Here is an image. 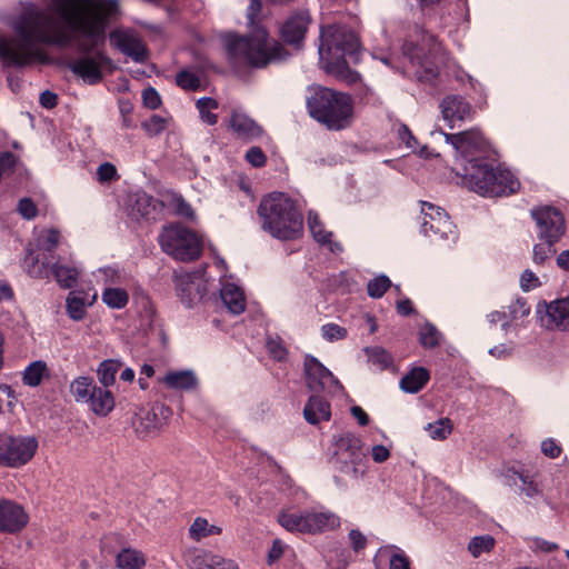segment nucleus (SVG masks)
Wrapping results in <instances>:
<instances>
[{
    "label": "nucleus",
    "instance_id": "obj_34",
    "mask_svg": "<svg viewBox=\"0 0 569 569\" xmlns=\"http://www.w3.org/2000/svg\"><path fill=\"white\" fill-rule=\"evenodd\" d=\"M51 272L60 287L64 289L72 288L76 284L79 276L77 268L63 266L60 263H54L51 268Z\"/></svg>",
    "mask_w": 569,
    "mask_h": 569
},
{
    "label": "nucleus",
    "instance_id": "obj_39",
    "mask_svg": "<svg viewBox=\"0 0 569 569\" xmlns=\"http://www.w3.org/2000/svg\"><path fill=\"white\" fill-rule=\"evenodd\" d=\"M495 546V539L491 536H479L471 539L468 545L470 553L478 558L482 553L489 552Z\"/></svg>",
    "mask_w": 569,
    "mask_h": 569
},
{
    "label": "nucleus",
    "instance_id": "obj_27",
    "mask_svg": "<svg viewBox=\"0 0 569 569\" xmlns=\"http://www.w3.org/2000/svg\"><path fill=\"white\" fill-rule=\"evenodd\" d=\"M146 563L143 552L131 547L122 548L116 556V566L119 569H143Z\"/></svg>",
    "mask_w": 569,
    "mask_h": 569
},
{
    "label": "nucleus",
    "instance_id": "obj_56",
    "mask_svg": "<svg viewBox=\"0 0 569 569\" xmlns=\"http://www.w3.org/2000/svg\"><path fill=\"white\" fill-rule=\"evenodd\" d=\"M267 348L270 355L277 360H283L287 356V350L282 346L281 341L269 339L267 341Z\"/></svg>",
    "mask_w": 569,
    "mask_h": 569
},
{
    "label": "nucleus",
    "instance_id": "obj_55",
    "mask_svg": "<svg viewBox=\"0 0 569 569\" xmlns=\"http://www.w3.org/2000/svg\"><path fill=\"white\" fill-rule=\"evenodd\" d=\"M247 161L256 168L266 163V156L259 147H251L246 153Z\"/></svg>",
    "mask_w": 569,
    "mask_h": 569
},
{
    "label": "nucleus",
    "instance_id": "obj_44",
    "mask_svg": "<svg viewBox=\"0 0 569 569\" xmlns=\"http://www.w3.org/2000/svg\"><path fill=\"white\" fill-rule=\"evenodd\" d=\"M176 82L183 90L196 91L200 88V78L189 70H181L178 72L176 76Z\"/></svg>",
    "mask_w": 569,
    "mask_h": 569
},
{
    "label": "nucleus",
    "instance_id": "obj_20",
    "mask_svg": "<svg viewBox=\"0 0 569 569\" xmlns=\"http://www.w3.org/2000/svg\"><path fill=\"white\" fill-rule=\"evenodd\" d=\"M228 126L238 139L246 141L257 139L262 133L261 127L240 111H232Z\"/></svg>",
    "mask_w": 569,
    "mask_h": 569
},
{
    "label": "nucleus",
    "instance_id": "obj_1",
    "mask_svg": "<svg viewBox=\"0 0 569 569\" xmlns=\"http://www.w3.org/2000/svg\"><path fill=\"white\" fill-rule=\"evenodd\" d=\"M119 13L118 0H50L46 8L29 3L10 20L16 34H0V60L8 67H26L44 60L41 44L68 46L70 37L57 16L79 34L83 54L70 63L71 71L88 84L99 83L114 70L100 47L109 21Z\"/></svg>",
    "mask_w": 569,
    "mask_h": 569
},
{
    "label": "nucleus",
    "instance_id": "obj_24",
    "mask_svg": "<svg viewBox=\"0 0 569 569\" xmlns=\"http://www.w3.org/2000/svg\"><path fill=\"white\" fill-rule=\"evenodd\" d=\"M221 300L233 315H240L246 309V298L242 290L233 283H227L220 291Z\"/></svg>",
    "mask_w": 569,
    "mask_h": 569
},
{
    "label": "nucleus",
    "instance_id": "obj_28",
    "mask_svg": "<svg viewBox=\"0 0 569 569\" xmlns=\"http://www.w3.org/2000/svg\"><path fill=\"white\" fill-rule=\"evenodd\" d=\"M308 224L316 241L322 244H329L332 252H340L342 250L339 243L332 242V232L325 229L318 214L310 212L308 216Z\"/></svg>",
    "mask_w": 569,
    "mask_h": 569
},
{
    "label": "nucleus",
    "instance_id": "obj_60",
    "mask_svg": "<svg viewBox=\"0 0 569 569\" xmlns=\"http://www.w3.org/2000/svg\"><path fill=\"white\" fill-rule=\"evenodd\" d=\"M174 204H176V211L178 214L192 219L193 218V210L190 207V204L184 201L181 197L174 198Z\"/></svg>",
    "mask_w": 569,
    "mask_h": 569
},
{
    "label": "nucleus",
    "instance_id": "obj_12",
    "mask_svg": "<svg viewBox=\"0 0 569 569\" xmlns=\"http://www.w3.org/2000/svg\"><path fill=\"white\" fill-rule=\"evenodd\" d=\"M531 217L536 222L538 237L543 241L558 242L566 232L563 214L553 207L535 208Z\"/></svg>",
    "mask_w": 569,
    "mask_h": 569
},
{
    "label": "nucleus",
    "instance_id": "obj_40",
    "mask_svg": "<svg viewBox=\"0 0 569 569\" xmlns=\"http://www.w3.org/2000/svg\"><path fill=\"white\" fill-rule=\"evenodd\" d=\"M197 108L200 112L201 119L212 126L218 121L217 114L212 113L211 110L218 108V102L212 98H201L197 101Z\"/></svg>",
    "mask_w": 569,
    "mask_h": 569
},
{
    "label": "nucleus",
    "instance_id": "obj_7",
    "mask_svg": "<svg viewBox=\"0 0 569 569\" xmlns=\"http://www.w3.org/2000/svg\"><path fill=\"white\" fill-rule=\"evenodd\" d=\"M159 242L166 253L180 261H192L202 251L200 238L182 224L164 227L159 234Z\"/></svg>",
    "mask_w": 569,
    "mask_h": 569
},
{
    "label": "nucleus",
    "instance_id": "obj_4",
    "mask_svg": "<svg viewBox=\"0 0 569 569\" xmlns=\"http://www.w3.org/2000/svg\"><path fill=\"white\" fill-rule=\"evenodd\" d=\"M307 107L309 114L329 130L348 128L353 120L355 102L345 92L319 88L308 98Z\"/></svg>",
    "mask_w": 569,
    "mask_h": 569
},
{
    "label": "nucleus",
    "instance_id": "obj_51",
    "mask_svg": "<svg viewBox=\"0 0 569 569\" xmlns=\"http://www.w3.org/2000/svg\"><path fill=\"white\" fill-rule=\"evenodd\" d=\"M17 210L27 220L34 219L38 214V208L30 198H22L18 203Z\"/></svg>",
    "mask_w": 569,
    "mask_h": 569
},
{
    "label": "nucleus",
    "instance_id": "obj_26",
    "mask_svg": "<svg viewBox=\"0 0 569 569\" xmlns=\"http://www.w3.org/2000/svg\"><path fill=\"white\" fill-rule=\"evenodd\" d=\"M430 376L427 369L416 367L406 373L400 380V388L408 393H417L429 381Z\"/></svg>",
    "mask_w": 569,
    "mask_h": 569
},
{
    "label": "nucleus",
    "instance_id": "obj_13",
    "mask_svg": "<svg viewBox=\"0 0 569 569\" xmlns=\"http://www.w3.org/2000/svg\"><path fill=\"white\" fill-rule=\"evenodd\" d=\"M422 48L408 43L403 48L402 73L416 77L419 81L431 82L438 76V69L428 61L422 60Z\"/></svg>",
    "mask_w": 569,
    "mask_h": 569
},
{
    "label": "nucleus",
    "instance_id": "obj_62",
    "mask_svg": "<svg viewBox=\"0 0 569 569\" xmlns=\"http://www.w3.org/2000/svg\"><path fill=\"white\" fill-rule=\"evenodd\" d=\"M371 456L373 461L381 463L389 459L390 451L382 445H377L372 447Z\"/></svg>",
    "mask_w": 569,
    "mask_h": 569
},
{
    "label": "nucleus",
    "instance_id": "obj_42",
    "mask_svg": "<svg viewBox=\"0 0 569 569\" xmlns=\"http://www.w3.org/2000/svg\"><path fill=\"white\" fill-rule=\"evenodd\" d=\"M517 479L521 481V492L525 493L529 498L537 497L540 491L537 488L536 483L529 479L528 476H525L521 472L511 471V475L509 476L510 485L517 486Z\"/></svg>",
    "mask_w": 569,
    "mask_h": 569
},
{
    "label": "nucleus",
    "instance_id": "obj_18",
    "mask_svg": "<svg viewBox=\"0 0 569 569\" xmlns=\"http://www.w3.org/2000/svg\"><path fill=\"white\" fill-rule=\"evenodd\" d=\"M29 516L23 507L11 500H0V531L16 533L28 523Z\"/></svg>",
    "mask_w": 569,
    "mask_h": 569
},
{
    "label": "nucleus",
    "instance_id": "obj_32",
    "mask_svg": "<svg viewBox=\"0 0 569 569\" xmlns=\"http://www.w3.org/2000/svg\"><path fill=\"white\" fill-rule=\"evenodd\" d=\"M23 268L33 278L42 279L49 276V268L46 260L40 261L39 257L36 256L30 248L27 249Z\"/></svg>",
    "mask_w": 569,
    "mask_h": 569
},
{
    "label": "nucleus",
    "instance_id": "obj_45",
    "mask_svg": "<svg viewBox=\"0 0 569 569\" xmlns=\"http://www.w3.org/2000/svg\"><path fill=\"white\" fill-rule=\"evenodd\" d=\"M391 286V281L386 276H379L368 282V295L372 298H381Z\"/></svg>",
    "mask_w": 569,
    "mask_h": 569
},
{
    "label": "nucleus",
    "instance_id": "obj_3",
    "mask_svg": "<svg viewBox=\"0 0 569 569\" xmlns=\"http://www.w3.org/2000/svg\"><path fill=\"white\" fill-rule=\"evenodd\" d=\"M261 227L273 238L293 240L303 231V220L295 201L282 192L263 197L258 206Z\"/></svg>",
    "mask_w": 569,
    "mask_h": 569
},
{
    "label": "nucleus",
    "instance_id": "obj_46",
    "mask_svg": "<svg viewBox=\"0 0 569 569\" xmlns=\"http://www.w3.org/2000/svg\"><path fill=\"white\" fill-rule=\"evenodd\" d=\"M555 243L556 242H549V241H545L542 243H537L533 247V256H532L533 262L536 264H543L555 253V249H553Z\"/></svg>",
    "mask_w": 569,
    "mask_h": 569
},
{
    "label": "nucleus",
    "instance_id": "obj_36",
    "mask_svg": "<svg viewBox=\"0 0 569 569\" xmlns=\"http://www.w3.org/2000/svg\"><path fill=\"white\" fill-rule=\"evenodd\" d=\"M120 367L121 363L113 359L102 361L97 370V376L101 386L107 388L112 386L116 381V375Z\"/></svg>",
    "mask_w": 569,
    "mask_h": 569
},
{
    "label": "nucleus",
    "instance_id": "obj_14",
    "mask_svg": "<svg viewBox=\"0 0 569 569\" xmlns=\"http://www.w3.org/2000/svg\"><path fill=\"white\" fill-rule=\"evenodd\" d=\"M110 43L134 62H143L148 58L146 43L139 34L130 29H117L110 33Z\"/></svg>",
    "mask_w": 569,
    "mask_h": 569
},
{
    "label": "nucleus",
    "instance_id": "obj_61",
    "mask_svg": "<svg viewBox=\"0 0 569 569\" xmlns=\"http://www.w3.org/2000/svg\"><path fill=\"white\" fill-rule=\"evenodd\" d=\"M349 539L352 545V548L356 551H359L366 547L367 539L359 530H351L349 532Z\"/></svg>",
    "mask_w": 569,
    "mask_h": 569
},
{
    "label": "nucleus",
    "instance_id": "obj_53",
    "mask_svg": "<svg viewBox=\"0 0 569 569\" xmlns=\"http://www.w3.org/2000/svg\"><path fill=\"white\" fill-rule=\"evenodd\" d=\"M513 349V342L509 341L490 348L489 353L497 359H507L512 355Z\"/></svg>",
    "mask_w": 569,
    "mask_h": 569
},
{
    "label": "nucleus",
    "instance_id": "obj_29",
    "mask_svg": "<svg viewBox=\"0 0 569 569\" xmlns=\"http://www.w3.org/2000/svg\"><path fill=\"white\" fill-rule=\"evenodd\" d=\"M160 202L146 192H138L134 196L132 212L141 218L151 219L159 210Z\"/></svg>",
    "mask_w": 569,
    "mask_h": 569
},
{
    "label": "nucleus",
    "instance_id": "obj_21",
    "mask_svg": "<svg viewBox=\"0 0 569 569\" xmlns=\"http://www.w3.org/2000/svg\"><path fill=\"white\" fill-rule=\"evenodd\" d=\"M340 520L330 511H306V533L317 535L339 527Z\"/></svg>",
    "mask_w": 569,
    "mask_h": 569
},
{
    "label": "nucleus",
    "instance_id": "obj_35",
    "mask_svg": "<svg viewBox=\"0 0 569 569\" xmlns=\"http://www.w3.org/2000/svg\"><path fill=\"white\" fill-rule=\"evenodd\" d=\"M363 351L368 362L377 369L383 370L392 363L391 355L382 347H367Z\"/></svg>",
    "mask_w": 569,
    "mask_h": 569
},
{
    "label": "nucleus",
    "instance_id": "obj_59",
    "mask_svg": "<svg viewBox=\"0 0 569 569\" xmlns=\"http://www.w3.org/2000/svg\"><path fill=\"white\" fill-rule=\"evenodd\" d=\"M521 288L530 290L539 286V279L530 270H525L520 278Z\"/></svg>",
    "mask_w": 569,
    "mask_h": 569
},
{
    "label": "nucleus",
    "instance_id": "obj_63",
    "mask_svg": "<svg viewBox=\"0 0 569 569\" xmlns=\"http://www.w3.org/2000/svg\"><path fill=\"white\" fill-rule=\"evenodd\" d=\"M99 273L102 276L104 283H120L121 281L119 272L113 268H102Z\"/></svg>",
    "mask_w": 569,
    "mask_h": 569
},
{
    "label": "nucleus",
    "instance_id": "obj_5",
    "mask_svg": "<svg viewBox=\"0 0 569 569\" xmlns=\"http://www.w3.org/2000/svg\"><path fill=\"white\" fill-rule=\"evenodd\" d=\"M463 170V183L482 196H507L520 188V182L508 169L489 166L483 160H470Z\"/></svg>",
    "mask_w": 569,
    "mask_h": 569
},
{
    "label": "nucleus",
    "instance_id": "obj_47",
    "mask_svg": "<svg viewBox=\"0 0 569 569\" xmlns=\"http://www.w3.org/2000/svg\"><path fill=\"white\" fill-rule=\"evenodd\" d=\"M213 556L208 551H196L189 557L188 565L191 569H210V560Z\"/></svg>",
    "mask_w": 569,
    "mask_h": 569
},
{
    "label": "nucleus",
    "instance_id": "obj_23",
    "mask_svg": "<svg viewBox=\"0 0 569 569\" xmlns=\"http://www.w3.org/2000/svg\"><path fill=\"white\" fill-rule=\"evenodd\" d=\"M548 326L569 330V298L551 302L547 306Z\"/></svg>",
    "mask_w": 569,
    "mask_h": 569
},
{
    "label": "nucleus",
    "instance_id": "obj_22",
    "mask_svg": "<svg viewBox=\"0 0 569 569\" xmlns=\"http://www.w3.org/2000/svg\"><path fill=\"white\" fill-rule=\"evenodd\" d=\"M97 299V293L88 300V297L82 291L69 292L66 301L68 316L76 321L82 320L87 313V307L91 306Z\"/></svg>",
    "mask_w": 569,
    "mask_h": 569
},
{
    "label": "nucleus",
    "instance_id": "obj_11",
    "mask_svg": "<svg viewBox=\"0 0 569 569\" xmlns=\"http://www.w3.org/2000/svg\"><path fill=\"white\" fill-rule=\"evenodd\" d=\"M421 231L425 236H439V239H457L455 227L448 214L439 207L430 202H422L421 206Z\"/></svg>",
    "mask_w": 569,
    "mask_h": 569
},
{
    "label": "nucleus",
    "instance_id": "obj_6",
    "mask_svg": "<svg viewBox=\"0 0 569 569\" xmlns=\"http://www.w3.org/2000/svg\"><path fill=\"white\" fill-rule=\"evenodd\" d=\"M359 48L358 37L350 29L338 24L321 29L319 56L328 69L346 68L349 60H357Z\"/></svg>",
    "mask_w": 569,
    "mask_h": 569
},
{
    "label": "nucleus",
    "instance_id": "obj_50",
    "mask_svg": "<svg viewBox=\"0 0 569 569\" xmlns=\"http://www.w3.org/2000/svg\"><path fill=\"white\" fill-rule=\"evenodd\" d=\"M97 179L101 183L118 179L117 168L110 162L100 164L97 169Z\"/></svg>",
    "mask_w": 569,
    "mask_h": 569
},
{
    "label": "nucleus",
    "instance_id": "obj_2",
    "mask_svg": "<svg viewBox=\"0 0 569 569\" xmlns=\"http://www.w3.org/2000/svg\"><path fill=\"white\" fill-rule=\"evenodd\" d=\"M247 20L251 28L250 36L231 37L226 43L229 58L234 66L249 64L261 68L289 57L290 53L283 44L277 40H269L268 31L260 26L262 20L260 0H250Z\"/></svg>",
    "mask_w": 569,
    "mask_h": 569
},
{
    "label": "nucleus",
    "instance_id": "obj_37",
    "mask_svg": "<svg viewBox=\"0 0 569 569\" xmlns=\"http://www.w3.org/2000/svg\"><path fill=\"white\" fill-rule=\"evenodd\" d=\"M103 303L112 309H122L128 305L129 295L121 288H106L101 295Z\"/></svg>",
    "mask_w": 569,
    "mask_h": 569
},
{
    "label": "nucleus",
    "instance_id": "obj_64",
    "mask_svg": "<svg viewBox=\"0 0 569 569\" xmlns=\"http://www.w3.org/2000/svg\"><path fill=\"white\" fill-rule=\"evenodd\" d=\"M488 322L491 325H496L498 322L501 323V329L507 331L510 327V323L507 321V316L501 311H493L487 316Z\"/></svg>",
    "mask_w": 569,
    "mask_h": 569
},
{
    "label": "nucleus",
    "instance_id": "obj_48",
    "mask_svg": "<svg viewBox=\"0 0 569 569\" xmlns=\"http://www.w3.org/2000/svg\"><path fill=\"white\" fill-rule=\"evenodd\" d=\"M322 337L332 342L342 340L347 336V329L337 323H326L321 327Z\"/></svg>",
    "mask_w": 569,
    "mask_h": 569
},
{
    "label": "nucleus",
    "instance_id": "obj_54",
    "mask_svg": "<svg viewBox=\"0 0 569 569\" xmlns=\"http://www.w3.org/2000/svg\"><path fill=\"white\" fill-rule=\"evenodd\" d=\"M389 569H410V560L402 552H393L389 558Z\"/></svg>",
    "mask_w": 569,
    "mask_h": 569
},
{
    "label": "nucleus",
    "instance_id": "obj_49",
    "mask_svg": "<svg viewBox=\"0 0 569 569\" xmlns=\"http://www.w3.org/2000/svg\"><path fill=\"white\" fill-rule=\"evenodd\" d=\"M142 128L149 136H158L167 128V120L154 114L142 123Z\"/></svg>",
    "mask_w": 569,
    "mask_h": 569
},
{
    "label": "nucleus",
    "instance_id": "obj_30",
    "mask_svg": "<svg viewBox=\"0 0 569 569\" xmlns=\"http://www.w3.org/2000/svg\"><path fill=\"white\" fill-rule=\"evenodd\" d=\"M161 381L171 389L189 390L197 385V378L189 370L168 372Z\"/></svg>",
    "mask_w": 569,
    "mask_h": 569
},
{
    "label": "nucleus",
    "instance_id": "obj_9",
    "mask_svg": "<svg viewBox=\"0 0 569 569\" xmlns=\"http://www.w3.org/2000/svg\"><path fill=\"white\" fill-rule=\"evenodd\" d=\"M333 459L337 468L353 478L360 473V467L365 460L361 439L351 432H345L333 437Z\"/></svg>",
    "mask_w": 569,
    "mask_h": 569
},
{
    "label": "nucleus",
    "instance_id": "obj_15",
    "mask_svg": "<svg viewBox=\"0 0 569 569\" xmlns=\"http://www.w3.org/2000/svg\"><path fill=\"white\" fill-rule=\"evenodd\" d=\"M446 142L450 143L455 150L467 161L465 167H469V161L477 159L471 158L475 153L483 150L485 140L481 133L471 129L459 133H443Z\"/></svg>",
    "mask_w": 569,
    "mask_h": 569
},
{
    "label": "nucleus",
    "instance_id": "obj_8",
    "mask_svg": "<svg viewBox=\"0 0 569 569\" xmlns=\"http://www.w3.org/2000/svg\"><path fill=\"white\" fill-rule=\"evenodd\" d=\"M70 393L78 403H83L99 417H107L116 406L114 397L107 387H99L90 377H77L70 383Z\"/></svg>",
    "mask_w": 569,
    "mask_h": 569
},
{
    "label": "nucleus",
    "instance_id": "obj_43",
    "mask_svg": "<svg viewBox=\"0 0 569 569\" xmlns=\"http://www.w3.org/2000/svg\"><path fill=\"white\" fill-rule=\"evenodd\" d=\"M440 333L435 326L423 325L419 330V341L425 348H435L439 345Z\"/></svg>",
    "mask_w": 569,
    "mask_h": 569
},
{
    "label": "nucleus",
    "instance_id": "obj_31",
    "mask_svg": "<svg viewBox=\"0 0 569 569\" xmlns=\"http://www.w3.org/2000/svg\"><path fill=\"white\" fill-rule=\"evenodd\" d=\"M278 522L290 532L306 533V511H283L279 513Z\"/></svg>",
    "mask_w": 569,
    "mask_h": 569
},
{
    "label": "nucleus",
    "instance_id": "obj_41",
    "mask_svg": "<svg viewBox=\"0 0 569 569\" xmlns=\"http://www.w3.org/2000/svg\"><path fill=\"white\" fill-rule=\"evenodd\" d=\"M426 429L433 440H443L451 433L452 425L450 419L442 418L433 423H429Z\"/></svg>",
    "mask_w": 569,
    "mask_h": 569
},
{
    "label": "nucleus",
    "instance_id": "obj_57",
    "mask_svg": "<svg viewBox=\"0 0 569 569\" xmlns=\"http://www.w3.org/2000/svg\"><path fill=\"white\" fill-rule=\"evenodd\" d=\"M541 451L545 456L555 459L560 456L561 448L555 442L553 439H546L541 443Z\"/></svg>",
    "mask_w": 569,
    "mask_h": 569
},
{
    "label": "nucleus",
    "instance_id": "obj_58",
    "mask_svg": "<svg viewBox=\"0 0 569 569\" xmlns=\"http://www.w3.org/2000/svg\"><path fill=\"white\" fill-rule=\"evenodd\" d=\"M210 569H239L238 565L230 559H224L221 556L214 555L210 560Z\"/></svg>",
    "mask_w": 569,
    "mask_h": 569
},
{
    "label": "nucleus",
    "instance_id": "obj_10",
    "mask_svg": "<svg viewBox=\"0 0 569 569\" xmlns=\"http://www.w3.org/2000/svg\"><path fill=\"white\" fill-rule=\"evenodd\" d=\"M37 448L38 441L33 437L0 435V465L20 467L34 456Z\"/></svg>",
    "mask_w": 569,
    "mask_h": 569
},
{
    "label": "nucleus",
    "instance_id": "obj_33",
    "mask_svg": "<svg viewBox=\"0 0 569 569\" xmlns=\"http://www.w3.org/2000/svg\"><path fill=\"white\" fill-rule=\"evenodd\" d=\"M221 533V528L214 525H210L206 518L197 517L189 528V536L194 541L209 536H217Z\"/></svg>",
    "mask_w": 569,
    "mask_h": 569
},
{
    "label": "nucleus",
    "instance_id": "obj_17",
    "mask_svg": "<svg viewBox=\"0 0 569 569\" xmlns=\"http://www.w3.org/2000/svg\"><path fill=\"white\" fill-rule=\"evenodd\" d=\"M442 119L450 129L460 127L461 122L470 120L473 110L468 101L460 96H448L440 103Z\"/></svg>",
    "mask_w": 569,
    "mask_h": 569
},
{
    "label": "nucleus",
    "instance_id": "obj_16",
    "mask_svg": "<svg viewBox=\"0 0 569 569\" xmlns=\"http://www.w3.org/2000/svg\"><path fill=\"white\" fill-rule=\"evenodd\" d=\"M307 386L312 391H320L331 386L340 387L339 381L315 357L307 356L303 362Z\"/></svg>",
    "mask_w": 569,
    "mask_h": 569
},
{
    "label": "nucleus",
    "instance_id": "obj_19",
    "mask_svg": "<svg viewBox=\"0 0 569 569\" xmlns=\"http://www.w3.org/2000/svg\"><path fill=\"white\" fill-rule=\"evenodd\" d=\"M311 22L307 10H300L291 14L282 24L280 34L283 41L291 46L299 47L308 31Z\"/></svg>",
    "mask_w": 569,
    "mask_h": 569
},
{
    "label": "nucleus",
    "instance_id": "obj_52",
    "mask_svg": "<svg viewBox=\"0 0 569 569\" xmlns=\"http://www.w3.org/2000/svg\"><path fill=\"white\" fill-rule=\"evenodd\" d=\"M142 101H143V104L151 110L159 108L161 104V99H160L159 93L157 92V90L154 88H151V87L143 90Z\"/></svg>",
    "mask_w": 569,
    "mask_h": 569
},
{
    "label": "nucleus",
    "instance_id": "obj_25",
    "mask_svg": "<svg viewBox=\"0 0 569 569\" xmlns=\"http://www.w3.org/2000/svg\"><path fill=\"white\" fill-rule=\"evenodd\" d=\"M303 415L309 423L316 425L330 419V406L323 398L312 396L303 409Z\"/></svg>",
    "mask_w": 569,
    "mask_h": 569
},
{
    "label": "nucleus",
    "instance_id": "obj_38",
    "mask_svg": "<svg viewBox=\"0 0 569 569\" xmlns=\"http://www.w3.org/2000/svg\"><path fill=\"white\" fill-rule=\"evenodd\" d=\"M46 376H48V367L46 362L34 361L26 368L23 372V382L27 386L37 387Z\"/></svg>",
    "mask_w": 569,
    "mask_h": 569
}]
</instances>
